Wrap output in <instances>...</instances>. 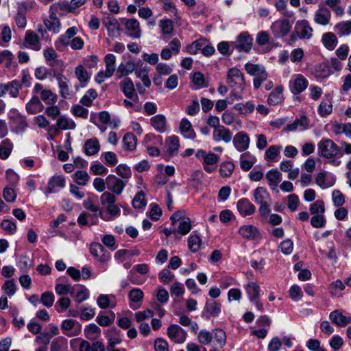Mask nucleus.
Listing matches in <instances>:
<instances>
[{"label": "nucleus", "mask_w": 351, "mask_h": 351, "mask_svg": "<svg viewBox=\"0 0 351 351\" xmlns=\"http://www.w3.org/2000/svg\"><path fill=\"white\" fill-rule=\"evenodd\" d=\"M10 120V127L17 134L23 133L28 126L26 117L18 112H14Z\"/></svg>", "instance_id": "obj_13"}, {"label": "nucleus", "mask_w": 351, "mask_h": 351, "mask_svg": "<svg viewBox=\"0 0 351 351\" xmlns=\"http://www.w3.org/2000/svg\"><path fill=\"white\" fill-rule=\"evenodd\" d=\"M106 70L107 73L113 74L116 69V57L112 53L107 54L104 58Z\"/></svg>", "instance_id": "obj_61"}, {"label": "nucleus", "mask_w": 351, "mask_h": 351, "mask_svg": "<svg viewBox=\"0 0 351 351\" xmlns=\"http://www.w3.org/2000/svg\"><path fill=\"white\" fill-rule=\"evenodd\" d=\"M329 319L339 327H345L351 323V317H346L339 310H335L330 313Z\"/></svg>", "instance_id": "obj_24"}, {"label": "nucleus", "mask_w": 351, "mask_h": 351, "mask_svg": "<svg viewBox=\"0 0 351 351\" xmlns=\"http://www.w3.org/2000/svg\"><path fill=\"white\" fill-rule=\"evenodd\" d=\"M150 124L154 129L160 133H164L167 130V119L163 114H156L150 119Z\"/></svg>", "instance_id": "obj_26"}, {"label": "nucleus", "mask_w": 351, "mask_h": 351, "mask_svg": "<svg viewBox=\"0 0 351 351\" xmlns=\"http://www.w3.org/2000/svg\"><path fill=\"white\" fill-rule=\"evenodd\" d=\"M237 207L238 211L243 217L252 215L256 210L254 205L246 198L239 199L237 202Z\"/></svg>", "instance_id": "obj_25"}, {"label": "nucleus", "mask_w": 351, "mask_h": 351, "mask_svg": "<svg viewBox=\"0 0 351 351\" xmlns=\"http://www.w3.org/2000/svg\"><path fill=\"white\" fill-rule=\"evenodd\" d=\"M244 289L250 302H253L256 308L262 312L263 311V306L259 302L260 286L255 282H250L244 286Z\"/></svg>", "instance_id": "obj_8"}, {"label": "nucleus", "mask_w": 351, "mask_h": 351, "mask_svg": "<svg viewBox=\"0 0 351 351\" xmlns=\"http://www.w3.org/2000/svg\"><path fill=\"white\" fill-rule=\"evenodd\" d=\"M40 96L46 104H54L58 99L57 95L49 89L43 91Z\"/></svg>", "instance_id": "obj_63"}, {"label": "nucleus", "mask_w": 351, "mask_h": 351, "mask_svg": "<svg viewBox=\"0 0 351 351\" xmlns=\"http://www.w3.org/2000/svg\"><path fill=\"white\" fill-rule=\"evenodd\" d=\"M72 177L74 182L80 186H86L90 180V176L88 173L83 170L75 171L73 174Z\"/></svg>", "instance_id": "obj_51"}, {"label": "nucleus", "mask_w": 351, "mask_h": 351, "mask_svg": "<svg viewBox=\"0 0 351 351\" xmlns=\"http://www.w3.org/2000/svg\"><path fill=\"white\" fill-rule=\"evenodd\" d=\"M250 139L247 133L244 132H237L232 140L235 149L240 152H244L249 148Z\"/></svg>", "instance_id": "obj_19"}, {"label": "nucleus", "mask_w": 351, "mask_h": 351, "mask_svg": "<svg viewBox=\"0 0 351 351\" xmlns=\"http://www.w3.org/2000/svg\"><path fill=\"white\" fill-rule=\"evenodd\" d=\"M57 80L59 93L61 97L64 99H71L73 96V93L71 88V85L69 79L61 73L55 75Z\"/></svg>", "instance_id": "obj_15"}, {"label": "nucleus", "mask_w": 351, "mask_h": 351, "mask_svg": "<svg viewBox=\"0 0 351 351\" xmlns=\"http://www.w3.org/2000/svg\"><path fill=\"white\" fill-rule=\"evenodd\" d=\"M254 198L255 202L258 204H263L264 203L269 202L270 200V195L265 188L257 187L254 191Z\"/></svg>", "instance_id": "obj_45"}, {"label": "nucleus", "mask_w": 351, "mask_h": 351, "mask_svg": "<svg viewBox=\"0 0 351 351\" xmlns=\"http://www.w3.org/2000/svg\"><path fill=\"white\" fill-rule=\"evenodd\" d=\"M227 83L232 88V95L237 99L243 98L242 93L245 88L243 74L237 68L229 69L227 75Z\"/></svg>", "instance_id": "obj_4"}, {"label": "nucleus", "mask_w": 351, "mask_h": 351, "mask_svg": "<svg viewBox=\"0 0 351 351\" xmlns=\"http://www.w3.org/2000/svg\"><path fill=\"white\" fill-rule=\"evenodd\" d=\"M44 109V106L40 101V99L34 96L26 104L25 110L28 114H35L42 112Z\"/></svg>", "instance_id": "obj_30"}, {"label": "nucleus", "mask_w": 351, "mask_h": 351, "mask_svg": "<svg viewBox=\"0 0 351 351\" xmlns=\"http://www.w3.org/2000/svg\"><path fill=\"white\" fill-rule=\"evenodd\" d=\"M13 145L9 139L3 140L0 145V158L3 160L7 159L10 155Z\"/></svg>", "instance_id": "obj_54"}, {"label": "nucleus", "mask_w": 351, "mask_h": 351, "mask_svg": "<svg viewBox=\"0 0 351 351\" xmlns=\"http://www.w3.org/2000/svg\"><path fill=\"white\" fill-rule=\"evenodd\" d=\"M317 152L321 157L325 159H330V165L335 167L340 165L341 161L337 158L343 156V152L341 147L332 140L322 138L317 144Z\"/></svg>", "instance_id": "obj_1"}, {"label": "nucleus", "mask_w": 351, "mask_h": 351, "mask_svg": "<svg viewBox=\"0 0 351 351\" xmlns=\"http://www.w3.org/2000/svg\"><path fill=\"white\" fill-rule=\"evenodd\" d=\"M232 138V134L231 131L222 125L214 130L213 133V138L217 142L222 141L228 143L231 141Z\"/></svg>", "instance_id": "obj_22"}, {"label": "nucleus", "mask_w": 351, "mask_h": 351, "mask_svg": "<svg viewBox=\"0 0 351 351\" xmlns=\"http://www.w3.org/2000/svg\"><path fill=\"white\" fill-rule=\"evenodd\" d=\"M324 46L328 50H333L338 44V39L332 32L324 33L322 37Z\"/></svg>", "instance_id": "obj_43"}, {"label": "nucleus", "mask_w": 351, "mask_h": 351, "mask_svg": "<svg viewBox=\"0 0 351 351\" xmlns=\"http://www.w3.org/2000/svg\"><path fill=\"white\" fill-rule=\"evenodd\" d=\"M180 130L181 134L186 138L194 139L196 136V134L192 128L191 122L186 118L181 120Z\"/></svg>", "instance_id": "obj_39"}, {"label": "nucleus", "mask_w": 351, "mask_h": 351, "mask_svg": "<svg viewBox=\"0 0 351 351\" xmlns=\"http://www.w3.org/2000/svg\"><path fill=\"white\" fill-rule=\"evenodd\" d=\"M332 131L336 135L341 134H346L347 136H351V123H335L332 125Z\"/></svg>", "instance_id": "obj_50"}, {"label": "nucleus", "mask_w": 351, "mask_h": 351, "mask_svg": "<svg viewBox=\"0 0 351 351\" xmlns=\"http://www.w3.org/2000/svg\"><path fill=\"white\" fill-rule=\"evenodd\" d=\"M292 23L288 19H280L273 22L270 30L276 38H284L291 32Z\"/></svg>", "instance_id": "obj_7"}, {"label": "nucleus", "mask_w": 351, "mask_h": 351, "mask_svg": "<svg viewBox=\"0 0 351 351\" xmlns=\"http://www.w3.org/2000/svg\"><path fill=\"white\" fill-rule=\"evenodd\" d=\"M331 12L323 3H320L313 15V21L322 26L328 25L331 19Z\"/></svg>", "instance_id": "obj_11"}, {"label": "nucleus", "mask_w": 351, "mask_h": 351, "mask_svg": "<svg viewBox=\"0 0 351 351\" xmlns=\"http://www.w3.org/2000/svg\"><path fill=\"white\" fill-rule=\"evenodd\" d=\"M191 228L192 226L191 219L189 217L183 218L180 222L176 232L181 235H186L191 231Z\"/></svg>", "instance_id": "obj_62"}, {"label": "nucleus", "mask_w": 351, "mask_h": 351, "mask_svg": "<svg viewBox=\"0 0 351 351\" xmlns=\"http://www.w3.org/2000/svg\"><path fill=\"white\" fill-rule=\"evenodd\" d=\"M24 41L33 50L39 51L41 49L38 35L32 31H27L25 32Z\"/></svg>", "instance_id": "obj_35"}, {"label": "nucleus", "mask_w": 351, "mask_h": 351, "mask_svg": "<svg viewBox=\"0 0 351 351\" xmlns=\"http://www.w3.org/2000/svg\"><path fill=\"white\" fill-rule=\"evenodd\" d=\"M21 88L22 85L19 80H13L6 83V93H8L12 98L19 97Z\"/></svg>", "instance_id": "obj_47"}, {"label": "nucleus", "mask_w": 351, "mask_h": 351, "mask_svg": "<svg viewBox=\"0 0 351 351\" xmlns=\"http://www.w3.org/2000/svg\"><path fill=\"white\" fill-rule=\"evenodd\" d=\"M123 144L125 149L133 151L136 147L137 138L134 134L128 132L123 138Z\"/></svg>", "instance_id": "obj_48"}, {"label": "nucleus", "mask_w": 351, "mask_h": 351, "mask_svg": "<svg viewBox=\"0 0 351 351\" xmlns=\"http://www.w3.org/2000/svg\"><path fill=\"white\" fill-rule=\"evenodd\" d=\"M65 186V179L63 176L56 175L51 178L48 182L47 192L51 193L55 192L56 188L62 189Z\"/></svg>", "instance_id": "obj_36"}, {"label": "nucleus", "mask_w": 351, "mask_h": 351, "mask_svg": "<svg viewBox=\"0 0 351 351\" xmlns=\"http://www.w3.org/2000/svg\"><path fill=\"white\" fill-rule=\"evenodd\" d=\"M60 328L63 334L69 337L78 335L82 330V325L73 319L63 320Z\"/></svg>", "instance_id": "obj_10"}, {"label": "nucleus", "mask_w": 351, "mask_h": 351, "mask_svg": "<svg viewBox=\"0 0 351 351\" xmlns=\"http://www.w3.org/2000/svg\"><path fill=\"white\" fill-rule=\"evenodd\" d=\"M136 68V65L134 62L130 60L125 63H121L119 64L117 69V75L119 78L123 76L128 75L132 73Z\"/></svg>", "instance_id": "obj_44"}, {"label": "nucleus", "mask_w": 351, "mask_h": 351, "mask_svg": "<svg viewBox=\"0 0 351 351\" xmlns=\"http://www.w3.org/2000/svg\"><path fill=\"white\" fill-rule=\"evenodd\" d=\"M65 277H60L57 279V283L55 287V291L56 293L59 295H64L68 293H70L71 295V291L73 287L70 284H64L62 282H59L62 281Z\"/></svg>", "instance_id": "obj_49"}, {"label": "nucleus", "mask_w": 351, "mask_h": 351, "mask_svg": "<svg viewBox=\"0 0 351 351\" xmlns=\"http://www.w3.org/2000/svg\"><path fill=\"white\" fill-rule=\"evenodd\" d=\"M49 13V17L44 19L45 25L49 31L58 34L60 31V21L55 13L51 12Z\"/></svg>", "instance_id": "obj_28"}, {"label": "nucleus", "mask_w": 351, "mask_h": 351, "mask_svg": "<svg viewBox=\"0 0 351 351\" xmlns=\"http://www.w3.org/2000/svg\"><path fill=\"white\" fill-rule=\"evenodd\" d=\"M309 120L306 116H302L300 119H296L292 123L287 125L284 131L286 132H293L298 128L305 130L308 128Z\"/></svg>", "instance_id": "obj_31"}, {"label": "nucleus", "mask_w": 351, "mask_h": 351, "mask_svg": "<svg viewBox=\"0 0 351 351\" xmlns=\"http://www.w3.org/2000/svg\"><path fill=\"white\" fill-rule=\"evenodd\" d=\"M115 172L122 178L121 180H125L126 183L128 179L132 176V171L130 167L125 165H119L115 169Z\"/></svg>", "instance_id": "obj_60"}, {"label": "nucleus", "mask_w": 351, "mask_h": 351, "mask_svg": "<svg viewBox=\"0 0 351 351\" xmlns=\"http://www.w3.org/2000/svg\"><path fill=\"white\" fill-rule=\"evenodd\" d=\"M233 108L240 114L245 115L252 113L255 108V106L252 101H249L245 103L237 104Z\"/></svg>", "instance_id": "obj_52"}, {"label": "nucleus", "mask_w": 351, "mask_h": 351, "mask_svg": "<svg viewBox=\"0 0 351 351\" xmlns=\"http://www.w3.org/2000/svg\"><path fill=\"white\" fill-rule=\"evenodd\" d=\"M324 203L322 200H317L310 205V213L313 215H324Z\"/></svg>", "instance_id": "obj_64"}, {"label": "nucleus", "mask_w": 351, "mask_h": 351, "mask_svg": "<svg viewBox=\"0 0 351 351\" xmlns=\"http://www.w3.org/2000/svg\"><path fill=\"white\" fill-rule=\"evenodd\" d=\"M78 32L76 27H71L69 28L66 32L60 36L58 38V43L66 47L70 45L72 49L80 50L84 47V40L80 37H74Z\"/></svg>", "instance_id": "obj_5"}, {"label": "nucleus", "mask_w": 351, "mask_h": 351, "mask_svg": "<svg viewBox=\"0 0 351 351\" xmlns=\"http://www.w3.org/2000/svg\"><path fill=\"white\" fill-rule=\"evenodd\" d=\"M202 245V239L200 237L196 234H192L188 239V247L193 252H197Z\"/></svg>", "instance_id": "obj_55"}, {"label": "nucleus", "mask_w": 351, "mask_h": 351, "mask_svg": "<svg viewBox=\"0 0 351 351\" xmlns=\"http://www.w3.org/2000/svg\"><path fill=\"white\" fill-rule=\"evenodd\" d=\"M100 149V144L97 138H92L85 141L84 145V152L87 156H93L97 154Z\"/></svg>", "instance_id": "obj_32"}, {"label": "nucleus", "mask_w": 351, "mask_h": 351, "mask_svg": "<svg viewBox=\"0 0 351 351\" xmlns=\"http://www.w3.org/2000/svg\"><path fill=\"white\" fill-rule=\"evenodd\" d=\"M255 156L249 152H245L240 156V167L245 171H249L256 162Z\"/></svg>", "instance_id": "obj_41"}, {"label": "nucleus", "mask_w": 351, "mask_h": 351, "mask_svg": "<svg viewBox=\"0 0 351 351\" xmlns=\"http://www.w3.org/2000/svg\"><path fill=\"white\" fill-rule=\"evenodd\" d=\"M195 156L198 159L203 160L202 165L206 172L211 173L217 169V163L219 161L218 155L213 152L206 153V151L199 149L196 152Z\"/></svg>", "instance_id": "obj_6"}, {"label": "nucleus", "mask_w": 351, "mask_h": 351, "mask_svg": "<svg viewBox=\"0 0 351 351\" xmlns=\"http://www.w3.org/2000/svg\"><path fill=\"white\" fill-rule=\"evenodd\" d=\"M143 292L138 288L132 289L128 295V298L132 302L130 306L132 309H136L140 306L138 302H141L143 299Z\"/></svg>", "instance_id": "obj_37"}, {"label": "nucleus", "mask_w": 351, "mask_h": 351, "mask_svg": "<svg viewBox=\"0 0 351 351\" xmlns=\"http://www.w3.org/2000/svg\"><path fill=\"white\" fill-rule=\"evenodd\" d=\"M100 202L108 214L106 215L103 212L99 211V216L104 221H112L120 216L121 209L118 205L115 204L116 197L114 194L108 191L104 192L100 196Z\"/></svg>", "instance_id": "obj_3"}, {"label": "nucleus", "mask_w": 351, "mask_h": 351, "mask_svg": "<svg viewBox=\"0 0 351 351\" xmlns=\"http://www.w3.org/2000/svg\"><path fill=\"white\" fill-rule=\"evenodd\" d=\"M245 69L248 74L254 77L266 72L263 65L258 64H255L250 62H247L245 64Z\"/></svg>", "instance_id": "obj_53"}, {"label": "nucleus", "mask_w": 351, "mask_h": 351, "mask_svg": "<svg viewBox=\"0 0 351 351\" xmlns=\"http://www.w3.org/2000/svg\"><path fill=\"white\" fill-rule=\"evenodd\" d=\"M97 304L102 309H106L108 307L114 308L117 304L115 296L114 295L101 294L98 296Z\"/></svg>", "instance_id": "obj_33"}, {"label": "nucleus", "mask_w": 351, "mask_h": 351, "mask_svg": "<svg viewBox=\"0 0 351 351\" xmlns=\"http://www.w3.org/2000/svg\"><path fill=\"white\" fill-rule=\"evenodd\" d=\"M334 30L339 36H348L351 34V21H343L337 23Z\"/></svg>", "instance_id": "obj_46"}, {"label": "nucleus", "mask_w": 351, "mask_h": 351, "mask_svg": "<svg viewBox=\"0 0 351 351\" xmlns=\"http://www.w3.org/2000/svg\"><path fill=\"white\" fill-rule=\"evenodd\" d=\"M283 90L284 88L282 86H276L269 95L267 103L271 106H276L281 103L283 100Z\"/></svg>", "instance_id": "obj_38"}, {"label": "nucleus", "mask_w": 351, "mask_h": 351, "mask_svg": "<svg viewBox=\"0 0 351 351\" xmlns=\"http://www.w3.org/2000/svg\"><path fill=\"white\" fill-rule=\"evenodd\" d=\"M120 85L125 96L130 99H132L135 103H138V97L136 94H135L133 82L130 78H127L122 81L120 83Z\"/></svg>", "instance_id": "obj_21"}, {"label": "nucleus", "mask_w": 351, "mask_h": 351, "mask_svg": "<svg viewBox=\"0 0 351 351\" xmlns=\"http://www.w3.org/2000/svg\"><path fill=\"white\" fill-rule=\"evenodd\" d=\"M158 25L164 39H167L171 37L172 32L174 30L173 24L171 20L167 19H162L159 21Z\"/></svg>", "instance_id": "obj_42"}, {"label": "nucleus", "mask_w": 351, "mask_h": 351, "mask_svg": "<svg viewBox=\"0 0 351 351\" xmlns=\"http://www.w3.org/2000/svg\"><path fill=\"white\" fill-rule=\"evenodd\" d=\"M239 234L247 240H256L261 237L258 228L250 224L241 226L239 229Z\"/></svg>", "instance_id": "obj_20"}, {"label": "nucleus", "mask_w": 351, "mask_h": 351, "mask_svg": "<svg viewBox=\"0 0 351 351\" xmlns=\"http://www.w3.org/2000/svg\"><path fill=\"white\" fill-rule=\"evenodd\" d=\"M168 337L176 343H183L187 337V332L177 324H171L167 331Z\"/></svg>", "instance_id": "obj_14"}, {"label": "nucleus", "mask_w": 351, "mask_h": 351, "mask_svg": "<svg viewBox=\"0 0 351 351\" xmlns=\"http://www.w3.org/2000/svg\"><path fill=\"white\" fill-rule=\"evenodd\" d=\"M126 184L125 180H123L114 175L110 174L106 177L107 189L114 195H121Z\"/></svg>", "instance_id": "obj_12"}, {"label": "nucleus", "mask_w": 351, "mask_h": 351, "mask_svg": "<svg viewBox=\"0 0 351 351\" xmlns=\"http://www.w3.org/2000/svg\"><path fill=\"white\" fill-rule=\"evenodd\" d=\"M125 28L129 32L128 36L133 38H139L141 36L140 24L137 19H130L125 23Z\"/></svg>", "instance_id": "obj_27"}, {"label": "nucleus", "mask_w": 351, "mask_h": 351, "mask_svg": "<svg viewBox=\"0 0 351 351\" xmlns=\"http://www.w3.org/2000/svg\"><path fill=\"white\" fill-rule=\"evenodd\" d=\"M5 294L9 297L14 295L16 291V284L13 279L7 280L1 287Z\"/></svg>", "instance_id": "obj_57"}, {"label": "nucleus", "mask_w": 351, "mask_h": 351, "mask_svg": "<svg viewBox=\"0 0 351 351\" xmlns=\"http://www.w3.org/2000/svg\"><path fill=\"white\" fill-rule=\"evenodd\" d=\"M97 97V93L93 88L89 89L85 95L81 98L80 103L86 106H90Z\"/></svg>", "instance_id": "obj_58"}, {"label": "nucleus", "mask_w": 351, "mask_h": 351, "mask_svg": "<svg viewBox=\"0 0 351 351\" xmlns=\"http://www.w3.org/2000/svg\"><path fill=\"white\" fill-rule=\"evenodd\" d=\"M165 147L169 155L176 154L180 148L179 138L176 136H170L165 139Z\"/></svg>", "instance_id": "obj_40"}, {"label": "nucleus", "mask_w": 351, "mask_h": 351, "mask_svg": "<svg viewBox=\"0 0 351 351\" xmlns=\"http://www.w3.org/2000/svg\"><path fill=\"white\" fill-rule=\"evenodd\" d=\"M252 38L247 32L241 33L237 38L235 42H231L232 51L237 49L239 51L247 53L250 51L252 45Z\"/></svg>", "instance_id": "obj_9"}, {"label": "nucleus", "mask_w": 351, "mask_h": 351, "mask_svg": "<svg viewBox=\"0 0 351 351\" xmlns=\"http://www.w3.org/2000/svg\"><path fill=\"white\" fill-rule=\"evenodd\" d=\"M318 113L322 117L329 115L332 111V105L330 100H323L318 106Z\"/></svg>", "instance_id": "obj_56"}, {"label": "nucleus", "mask_w": 351, "mask_h": 351, "mask_svg": "<svg viewBox=\"0 0 351 351\" xmlns=\"http://www.w3.org/2000/svg\"><path fill=\"white\" fill-rule=\"evenodd\" d=\"M90 254L101 263H105L110 258V252L99 243H93L90 246Z\"/></svg>", "instance_id": "obj_17"}, {"label": "nucleus", "mask_w": 351, "mask_h": 351, "mask_svg": "<svg viewBox=\"0 0 351 351\" xmlns=\"http://www.w3.org/2000/svg\"><path fill=\"white\" fill-rule=\"evenodd\" d=\"M14 58V56L10 51L5 49L0 51V64L5 63L6 68L12 66Z\"/></svg>", "instance_id": "obj_59"}, {"label": "nucleus", "mask_w": 351, "mask_h": 351, "mask_svg": "<svg viewBox=\"0 0 351 351\" xmlns=\"http://www.w3.org/2000/svg\"><path fill=\"white\" fill-rule=\"evenodd\" d=\"M56 126L58 128H55L54 126L51 127L49 131L52 132L54 130L56 133H58V130H74L76 127V124L71 119L62 116L57 119Z\"/></svg>", "instance_id": "obj_23"}, {"label": "nucleus", "mask_w": 351, "mask_h": 351, "mask_svg": "<svg viewBox=\"0 0 351 351\" xmlns=\"http://www.w3.org/2000/svg\"><path fill=\"white\" fill-rule=\"evenodd\" d=\"M71 296L73 297L77 302L80 303L88 298L89 291L84 285H75L72 289Z\"/></svg>", "instance_id": "obj_29"}, {"label": "nucleus", "mask_w": 351, "mask_h": 351, "mask_svg": "<svg viewBox=\"0 0 351 351\" xmlns=\"http://www.w3.org/2000/svg\"><path fill=\"white\" fill-rule=\"evenodd\" d=\"M266 179L270 188L273 191H276L279 182L282 180V174L277 169H271L266 173Z\"/></svg>", "instance_id": "obj_34"}, {"label": "nucleus", "mask_w": 351, "mask_h": 351, "mask_svg": "<svg viewBox=\"0 0 351 351\" xmlns=\"http://www.w3.org/2000/svg\"><path fill=\"white\" fill-rule=\"evenodd\" d=\"M313 28L306 19L298 20L287 40V44L293 45L299 40H308L313 36Z\"/></svg>", "instance_id": "obj_2"}, {"label": "nucleus", "mask_w": 351, "mask_h": 351, "mask_svg": "<svg viewBox=\"0 0 351 351\" xmlns=\"http://www.w3.org/2000/svg\"><path fill=\"white\" fill-rule=\"evenodd\" d=\"M103 25L106 28L109 36L117 38L120 36V24L114 16H108L104 18Z\"/></svg>", "instance_id": "obj_18"}, {"label": "nucleus", "mask_w": 351, "mask_h": 351, "mask_svg": "<svg viewBox=\"0 0 351 351\" xmlns=\"http://www.w3.org/2000/svg\"><path fill=\"white\" fill-rule=\"evenodd\" d=\"M308 81L302 74H298L293 77L289 82V88L294 95L302 93L308 87Z\"/></svg>", "instance_id": "obj_16"}]
</instances>
